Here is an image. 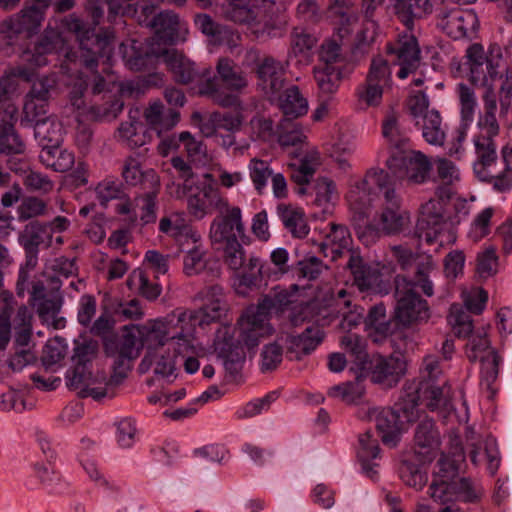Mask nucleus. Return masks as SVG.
I'll return each instance as SVG.
<instances>
[{
	"label": "nucleus",
	"mask_w": 512,
	"mask_h": 512,
	"mask_svg": "<svg viewBox=\"0 0 512 512\" xmlns=\"http://www.w3.org/2000/svg\"><path fill=\"white\" fill-rule=\"evenodd\" d=\"M313 73L321 93L331 95L338 90L342 77L339 68L334 65L315 66Z\"/></svg>",
	"instance_id": "50"
},
{
	"label": "nucleus",
	"mask_w": 512,
	"mask_h": 512,
	"mask_svg": "<svg viewBox=\"0 0 512 512\" xmlns=\"http://www.w3.org/2000/svg\"><path fill=\"white\" fill-rule=\"evenodd\" d=\"M443 202L439 198L431 199L421 206L417 221V235L427 244L437 242L442 233L450 227V223L444 216Z\"/></svg>",
	"instance_id": "15"
},
{
	"label": "nucleus",
	"mask_w": 512,
	"mask_h": 512,
	"mask_svg": "<svg viewBox=\"0 0 512 512\" xmlns=\"http://www.w3.org/2000/svg\"><path fill=\"white\" fill-rule=\"evenodd\" d=\"M16 121L17 109L13 105H8L2 111V154H24L25 143L15 130L14 124Z\"/></svg>",
	"instance_id": "28"
},
{
	"label": "nucleus",
	"mask_w": 512,
	"mask_h": 512,
	"mask_svg": "<svg viewBox=\"0 0 512 512\" xmlns=\"http://www.w3.org/2000/svg\"><path fill=\"white\" fill-rule=\"evenodd\" d=\"M277 214L293 237L303 238L309 233L305 213L301 208L282 203L277 206Z\"/></svg>",
	"instance_id": "39"
},
{
	"label": "nucleus",
	"mask_w": 512,
	"mask_h": 512,
	"mask_svg": "<svg viewBox=\"0 0 512 512\" xmlns=\"http://www.w3.org/2000/svg\"><path fill=\"white\" fill-rule=\"evenodd\" d=\"M19 243L23 248L39 250L41 246L46 248L52 244V235L49 225L38 220L30 221L19 234Z\"/></svg>",
	"instance_id": "35"
},
{
	"label": "nucleus",
	"mask_w": 512,
	"mask_h": 512,
	"mask_svg": "<svg viewBox=\"0 0 512 512\" xmlns=\"http://www.w3.org/2000/svg\"><path fill=\"white\" fill-rule=\"evenodd\" d=\"M164 106L160 101L150 104L144 111V118L152 130L161 136L163 130L171 129L179 120V113L169 110V117L163 113Z\"/></svg>",
	"instance_id": "44"
},
{
	"label": "nucleus",
	"mask_w": 512,
	"mask_h": 512,
	"mask_svg": "<svg viewBox=\"0 0 512 512\" xmlns=\"http://www.w3.org/2000/svg\"><path fill=\"white\" fill-rule=\"evenodd\" d=\"M45 17L41 12H36L33 7H24L17 14L11 16L2 26L13 34H23L30 38L37 34L42 26Z\"/></svg>",
	"instance_id": "27"
},
{
	"label": "nucleus",
	"mask_w": 512,
	"mask_h": 512,
	"mask_svg": "<svg viewBox=\"0 0 512 512\" xmlns=\"http://www.w3.org/2000/svg\"><path fill=\"white\" fill-rule=\"evenodd\" d=\"M366 80L386 89L390 88L392 84V71L389 62L382 56L373 57Z\"/></svg>",
	"instance_id": "56"
},
{
	"label": "nucleus",
	"mask_w": 512,
	"mask_h": 512,
	"mask_svg": "<svg viewBox=\"0 0 512 512\" xmlns=\"http://www.w3.org/2000/svg\"><path fill=\"white\" fill-rule=\"evenodd\" d=\"M412 398H405L403 393L392 408H369L367 416L374 420L381 440L386 445L395 446L399 434L406 429V425L416 420L413 412Z\"/></svg>",
	"instance_id": "7"
},
{
	"label": "nucleus",
	"mask_w": 512,
	"mask_h": 512,
	"mask_svg": "<svg viewBox=\"0 0 512 512\" xmlns=\"http://www.w3.org/2000/svg\"><path fill=\"white\" fill-rule=\"evenodd\" d=\"M435 270L433 261L430 258L421 260L415 263L414 276L407 279L405 276L397 275L395 280H400L403 283L412 287V291L416 288L421 289L423 294L427 297L434 295V285L430 278L431 273Z\"/></svg>",
	"instance_id": "40"
},
{
	"label": "nucleus",
	"mask_w": 512,
	"mask_h": 512,
	"mask_svg": "<svg viewBox=\"0 0 512 512\" xmlns=\"http://www.w3.org/2000/svg\"><path fill=\"white\" fill-rule=\"evenodd\" d=\"M387 52L396 56V64L400 67L396 74L399 79L415 74L421 66V51L413 35L401 37L394 45L387 47Z\"/></svg>",
	"instance_id": "19"
},
{
	"label": "nucleus",
	"mask_w": 512,
	"mask_h": 512,
	"mask_svg": "<svg viewBox=\"0 0 512 512\" xmlns=\"http://www.w3.org/2000/svg\"><path fill=\"white\" fill-rule=\"evenodd\" d=\"M364 325L374 342L382 341L391 333V321L386 315V307L383 303L369 308L364 317Z\"/></svg>",
	"instance_id": "33"
},
{
	"label": "nucleus",
	"mask_w": 512,
	"mask_h": 512,
	"mask_svg": "<svg viewBox=\"0 0 512 512\" xmlns=\"http://www.w3.org/2000/svg\"><path fill=\"white\" fill-rule=\"evenodd\" d=\"M217 248L223 250L224 261L230 269L235 271L243 269L242 273L238 275L236 287L238 294L245 295L248 290L260 285L262 280L261 261L258 257L250 256L248 263L245 264L246 253L240 240L219 245Z\"/></svg>",
	"instance_id": "9"
},
{
	"label": "nucleus",
	"mask_w": 512,
	"mask_h": 512,
	"mask_svg": "<svg viewBox=\"0 0 512 512\" xmlns=\"http://www.w3.org/2000/svg\"><path fill=\"white\" fill-rule=\"evenodd\" d=\"M163 60L172 73L173 79L179 84L201 83L211 74L209 68L199 69L193 61L175 49L166 50Z\"/></svg>",
	"instance_id": "18"
},
{
	"label": "nucleus",
	"mask_w": 512,
	"mask_h": 512,
	"mask_svg": "<svg viewBox=\"0 0 512 512\" xmlns=\"http://www.w3.org/2000/svg\"><path fill=\"white\" fill-rule=\"evenodd\" d=\"M473 142L476 155V160L473 164L474 172L479 180L493 184L494 178L503 173L497 156V146L494 142V137L479 133L474 137Z\"/></svg>",
	"instance_id": "14"
},
{
	"label": "nucleus",
	"mask_w": 512,
	"mask_h": 512,
	"mask_svg": "<svg viewBox=\"0 0 512 512\" xmlns=\"http://www.w3.org/2000/svg\"><path fill=\"white\" fill-rule=\"evenodd\" d=\"M229 15L232 21L249 25L254 33L270 34L273 30V26L265 20V16L259 14L257 9L236 5L232 7Z\"/></svg>",
	"instance_id": "42"
},
{
	"label": "nucleus",
	"mask_w": 512,
	"mask_h": 512,
	"mask_svg": "<svg viewBox=\"0 0 512 512\" xmlns=\"http://www.w3.org/2000/svg\"><path fill=\"white\" fill-rule=\"evenodd\" d=\"M127 285L136 287L139 294L147 300H155L161 294L162 288L158 283L151 282L147 273L143 270H134L127 279Z\"/></svg>",
	"instance_id": "54"
},
{
	"label": "nucleus",
	"mask_w": 512,
	"mask_h": 512,
	"mask_svg": "<svg viewBox=\"0 0 512 512\" xmlns=\"http://www.w3.org/2000/svg\"><path fill=\"white\" fill-rule=\"evenodd\" d=\"M439 25L453 39L473 35L478 27V16L472 9H453L439 15Z\"/></svg>",
	"instance_id": "22"
},
{
	"label": "nucleus",
	"mask_w": 512,
	"mask_h": 512,
	"mask_svg": "<svg viewBox=\"0 0 512 512\" xmlns=\"http://www.w3.org/2000/svg\"><path fill=\"white\" fill-rule=\"evenodd\" d=\"M464 461V454L460 451L452 455L441 454L437 460L433 478L445 480V481H458L460 466Z\"/></svg>",
	"instance_id": "47"
},
{
	"label": "nucleus",
	"mask_w": 512,
	"mask_h": 512,
	"mask_svg": "<svg viewBox=\"0 0 512 512\" xmlns=\"http://www.w3.org/2000/svg\"><path fill=\"white\" fill-rule=\"evenodd\" d=\"M147 25L155 30V33L161 40L169 43H173L178 39L181 29V21L178 14L170 10L160 12Z\"/></svg>",
	"instance_id": "38"
},
{
	"label": "nucleus",
	"mask_w": 512,
	"mask_h": 512,
	"mask_svg": "<svg viewBox=\"0 0 512 512\" xmlns=\"http://www.w3.org/2000/svg\"><path fill=\"white\" fill-rule=\"evenodd\" d=\"M200 92L209 96L214 103L224 108L238 107L241 104L237 95L220 91L215 80L210 77L206 79Z\"/></svg>",
	"instance_id": "60"
},
{
	"label": "nucleus",
	"mask_w": 512,
	"mask_h": 512,
	"mask_svg": "<svg viewBox=\"0 0 512 512\" xmlns=\"http://www.w3.org/2000/svg\"><path fill=\"white\" fill-rule=\"evenodd\" d=\"M121 176L129 186H140L142 190L160 185V179L154 169L143 170L138 158L129 155L123 161Z\"/></svg>",
	"instance_id": "25"
},
{
	"label": "nucleus",
	"mask_w": 512,
	"mask_h": 512,
	"mask_svg": "<svg viewBox=\"0 0 512 512\" xmlns=\"http://www.w3.org/2000/svg\"><path fill=\"white\" fill-rule=\"evenodd\" d=\"M364 370L370 373L372 382L392 387L404 375L405 361L396 356L374 354Z\"/></svg>",
	"instance_id": "21"
},
{
	"label": "nucleus",
	"mask_w": 512,
	"mask_h": 512,
	"mask_svg": "<svg viewBox=\"0 0 512 512\" xmlns=\"http://www.w3.org/2000/svg\"><path fill=\"white\" fill-rule=\"evenodd\" d=\"M457 93L461 105V119L466 127L474 119L477 101L474 90L467 84L460 83L457 86Z\"/></svg>",
	"instance_id": "61"
},
{
	"label": "nucleus",
	"mask_w": 512,
	"mask_h": 512,
	"mask_svg": "<svg viewBox=\"0 0 512 512\" xmlns=\"http://www.w3.org/2000/svg\"><path fill=\"white\" fill-rule=\"evenodd\" d=\"M428 494L433 501L446 507L458 499L475 502L482 496L483 489L479 483L469 478H460L458 481L432 478ZM451 506L456 508L453 504Z\"/></svg>",
	"instance_id": "11"
},
{
	"label": "nucleus",
	"mask_w": 512,
	"mask_h": 512,
	"mask_svg": "<svg viewBox=\"0 0 512 512\" xmlns=\"http://www.w3.org/2000/svg\"><path fill=\"white\" fill-rule=\"evenodd\" d=\"M319 159V153L312 152L305 154L297 165L291 164L290 167L295 168L291 172V180L300 186L308 184L320 164Z\"/></svg>",
	"instance_id": "51"
},
{
	"label": "nucleus",
	"mask_w": 512,
	"mask_h": 512,
	"mask_svg": "<svg viewBox=\"0 0 512 512\" xmlns=\"http://www.w3.org/2000/svg\"><path fill=\"white\" fill-rule=\"evenodd\" d=\"M394 320L404 327L427 322L430 318V307L412 287L400 280H395Z\"/></svg>",
	"instance_id": "10"
},
{
	"label": "nucleus",
	"mask_w": 512,
	"mask_h": 512,
	"mask_svg": "<svg viewBox=\"0 0 512 512\" xmlns=\"http://www.w3.org/2000/svg\"><path fill=\"white\" fill-rule=\"evenodd\" d=\"M359 450L357 453L363 473L372 481L379 479L378 464L373 462L378 458L380 448L378 440L373 438L371 431H366L359 436Z\"/></svg>",
	"instance_id": "30"
},
{
	"label": "nucleus",
	"mask_w": 512,
	"mask_h": 512,
	"mask_svg": "<svg viewBox=\"0 0 512 512\" xmlns=\"http://www.w3.org/2000/svg\"><path fill=\"white\" fill-rule=\"evenodd\" d=\"M365 389L362 381H348L335 385L328 390V396L339 399L346 404H356L364 396Z\"/></svg>",
	"instance_id": "52"
},
{
	"label": "nucleus",
	"mask_w": 512,
	"mask_h": 512,
	"mask_svg": "<svg viewBox=\"0 0 512 512\" xmlns=\"http://www.w3.org/2000/svg\"><path fill=\"white\" fill-rule=\"evenodd\" d=\"M382 135L387 148L378 152V158L384 157L386 167L394 174L405 177L408 182L422 184L429 179L432 164L420 151L409 152V138L401 130L398 114L389 110L382 121Z\"/></svg>",
	"instance_id": "3"
},
{
	"label": "nucleus",
	"mask_w": 512,
	"mask_h": 512,
	"mask_svg": "<svg viewBox=\"0 0 512 512\" xmlns=\"http://www.w3.org/2000/svg\"><path fill=\"white\" fill-rule=\"evenodd\" d=\"M34 136L42 148L46 144H59L62 136V126L54 117H44L34 124Z\"/></svg>",
	"instance_id": "49"
},
{
	"label": "nucleus",
	"mask_w": 512,
	"mask_h": 512,
	"mask_svg": "<svg viewBox=\"0 0 512 512\" xmlns=\"http://www.w3.org/2000/svg\"><path fill=\"white\" fill-rule=\"evenodd\" d=\"M195 26L216 44L235 45L239 39L237 33L226 25L215 22L208 14H197L194 18Z\"/></svg>",
	"instance_id": "31"
},
{
	"label": "nucleus",
	"mask_w": 512,
	"mask_h": 512,
	"mask_svg": "<svg viewBox=\"0 0 512 512\" xmlns=\"http://www.w3.org/2000/svg\"><path fill=\"white\" fill-rule=\"evenodd\" d=\"M70 29L80 34L84 29V24L81 20L75 19L70 24ZM79 36L78 50L67 52L66 57L69 61L78 62L87 70L95 73L92 91L94 94H100L105 90L106 82L105 79L97 73L96 68L100 59L106 58L108 60L110 58L111 49L108 40L99 35L92 34L89 36L88 31Z\"/></svg>",
	"instance_id": "6"
},
{
	"label": "nucleus",
	"mask_w": 512,
	"mask_h": 512,
	"mask_svg": "<svg viewBox=\"0 0 512 512\" xmlns=\"http://www.w3.org/2000/svg\"><path fill=\"white\" fill-rule=\"evenodd\" d=\"M138 113V110H135V115H132L130 111L129 120L122 122L117 129L118 141L130 149L141 147L147 142L146 131L138 119Z\"/></svg>",
	"instance_id": "37"
},
{
	"label": "nucleus",
	"mask_w": 512,
	"mask_h": 512,
	"mask_svg": "<svg viewBox=\"0 0 512 512\" xmlns=\"http://www.w3.org/2000/svg\"><path fill=\"white\" fill-rule=\"evenodd\" d=\"M483 107L484 113L478 122L480 133L495 137L499 134V124L496 118L497 96L490 88H487L483 95Z\"/></svg>",
	"instance_id": "45"
},
{
	"label": "nucleus",
	"mask_w": 512,
	"mask_h": 512,
	"mask_svg": "<svg viewBox=\"0 0 512 512\" xmlns=\"http://www.w3.org/2000/svg\"><path fill=\"white\" fill-rule=\"evenodd\" d=\"M383 197L382 212L379 218L381 231L385 235H395L403 231L409 222V214L401 209V198L387 171L381 168L369 169L365 176L351 187L348 198L360 209L372 206L374 200Z\"/></svg>",
	"instance_id": "1"
},
{
	"label": "nucleus",
	"mask_w": 512,
	"mask_h": 512,
	"mask_svg": "<svg viewBox=\"0 0 512 512\" xmlns=\"http://www.w3.org/2000/svg\"><path fill=\"white\" fill-rule=\"evenodd\" d=\"M13 295L8 290H2V350L13 339V354L7 359L8 368L19 372L25 366L36 360L30 348L32 338V314L24 304L13 312Z\"/></svg>",
	"instance_id": "5"
},
{
	"label": "nucleus",
	"mask_w": 512,
	"mask_h": 512,
	"mask_svg": "<svg viewBox=\"0 0 512 512\" xmlns=\"http://www.w3.org/2000/svg\"><path fill=\"white\" fill-rule=\"evenodd\" d=\"M347 267L351 270L354 284L362 292L371 290L378 281V273L363 262V259L355 254L348 258Z\"/></svg>",
	"instance_id": "41"
},
{
	"label": "nucleus",
	"mask_w": 512,
	"mask_h": 512,
	"mask_svg": "<svg viewBox=\"0 0 512 512\" xmlns=\"http://www.w3.org/2000/svg\"><path fill=\"white\" fill-rule=\"evenodd\" d=\"M203 181L196 184H182L178 186L177 195L187 197V209L191 216L197 220L203 219L213 211L227 207L228 199L223 196L219 188L213 183V175L206 173Z\"/></svg>",
	"instance_id": "8"
},
{
	"label": "nucleus",
	"mask_w": 512,
	"mask_h": 512,
	"mask_svg": "<svg viewBox=\"0 0 512 512\" xmlns=\"http://www.w3.org/2000/svg\"><path fill=\"white\" fill-rule=\"evenodd\" d=\"M64 298L62 293H48L47 296L32 303L36 308V313L40 320L49 323L50 319L58 315L62 306Z\"/></svg>",
	"instance_id": "57"
},
{
	"label": "nucleus",
	"mask_w": 512,
	"mask_h": 512,
	"mask_svg": "<svg viewBox=\"0 0 512 512\" xmlns=\"http://www.w3.org/2000/svg\"><path fill=\"white\" fill-rule=\"evenodd\" d=\"M217 73L224 86L232 91L240 92L247 87V79L242 70L229 58L218 60Z\"/></svg>",
	"instance_id": "43"
},
{
	"label": "nucleus",
	"mask_w": 512,
	"mask_h": 512,
	"mask_svg": "<svg viewBox=\"0 0 512 512\" xmlns=\"http://www.w3.org/2000/svg\"><path fill=\"white\" fill-rule=\"evenodd\" d=\"M340 344L354 358L356 365L360 369L366 368L370 357L367 352V340L364 337L349 332L341 337Z\"/></svg>",
	"instance_id": "48"
},
{
	"label": "nucleus",
	"mask_w": 512,
	"mask_h": 512,
	"mask_svg": "<svg viewBox=\"0 0 512 512\" xmlns=\"http://www.w3.org/2000/svg\"><path fill=\"white\" fill-rule=\"evenodd\" d=\"M209 237L213 245L219 246L245 238V228L242 221V211L238 206H230L218 211L212 220Z\"/></svg>",
	"instance_id": "12"
},
{
	"label": "nucleus",
	"mask_w": 512,
	"mask_h": 512,
	"mask_svg": "<svg viewBox=\"0 0 512 512\" xmlns=\"http://www.w3.org/2000/svg\"><path fill=\"white\" fill-rule=\"evenodd\" d=\"M202 304L197 310L183 311L177 316V325H180L179 333L161 332L152 330L148 338L158 340L159 345L163 346L167 341L176 344L175 351L178 354L188 353L193 348L192 336L196 326L201 328L217 322L228 311V304L224 290L220 285H211L204 287L197 294Z\"/></svg>",
	"instance_id": "4"
},
{
	"label": "nucleus",
	"mask_w": 512,
	"mask_h": 512,
	"mask_svg": "<svg viewBox=\"0 0 512 512\" xmlns=\"http://www.w3.org/2000/svg\"><path fill=\"white\" fill-rule=\"evenodd\" d=\"M405 398H412L413 412H416V418H419V402L431 411L443 408L449 409L450 400L445 394L444 387L436 385L433 381H421L418 384L407 385L403 390Z\"/></svg>",
	"instance_id": "16"
},
{
	"label": "nucleus",
	"mask_w": 512,
	"mask_h": 512,
	"mask_svg": "<svg viewBox=\"0 0 512 512\" xmlns=\"http://www.w3.org/2000/svg\"><path fill=\"white\" fill-rule=\"evenodd\" d=\"M330 231L322 242L319 243V251L332 261L343 257H351L355 252L351 249L352 238L348 228L342 224L329 223Z\"/></svg>",
	"instance_id": "23"
},
{
	"label": "nucleus",
	"mask_w": 512,
	"mask_h": 512,
	"mask_svg": "<svg viewBox=\"0 0 512 512\" xmlns=\"http://www.w3.org/2000/svg\"><path fill=\"white\" fill-rule=\"evenodd\" d=\"M489 351L495 350L491 348L490 340L487 338L486 332H478L472 335L465 349L466 356L472 363L488 359Z\"/></svg>",
	"instance_id": "59"
},
{
	"label": "nucleus",
	"mask_w": 512,
	"mask_h": 512,
	"mask_svg": "<svg viewBox=\"0 0 512 512\" xmlns=\"http://www.w3.org/2000/svg\"><path fill=\"white\" fill-rule=\"evenodd\" d=\"M323 332L314 325L307 326L303 332L296 334L294 331L283 332L278 336V341L286 349V357L289 360H300L303 355H308L322 342Z\"/></svg>",
	"instance_id": "17"
},
{
	"label": "nucleus",
	"mask_w": 512,
	"mask_h": 512,
	"mask_svg": "<svg viewBox=\"0 0 512 512\" xmlns=\"http://www.w3.org/2000/svg\"><path fill=\"white\" fill-rule=\"evenodd\" d=\"M423 138L432 145H443L445 132L442 127V118L440 113L431 109L426 111L424 117L420 119V125Z\"/></svg>",
	"instance_id": "46"
},
{
	"label": "nucleus",
	"mask_w": 512,
	"mask_h": 512,
	"mask_svg": "<svg viewBox=\"0 0 512 512\" xmlns=\"http://www.w3.org/2000/svg\"><path fill=\"white\" fill-rule=\"evenodd\" d=\"M39 160L45 167L60 173L70 170L75 163L74 154L59 144H46L39 154Z\"/></svg>",
	"instance_id": "36"
},
{
	"label": "nucleus",
	"mask_w": 512,
	"mask_h": 512,
	"mask_svg": "<svg viewBox=\"0 0 512 512\" xmlns=\"http://www.w3.org/2000/svg\"><path fill=\"white\" fill-rule=\"evenodd\" d=\"M285 74V66L281 61L265 56L257 64V86L272 100L283 89L286 81Z\"/></svg>",
	"instance_id": "20"
},
{
	"label": "nucleus",
	"mask_w": 512,
	"mask_h": 512,
	"mask_svg": "<svg viewBox=\"0 0 512 512\" xmlns=\"http://www.w3.org/2000/svg\"><path fill=\"white\" fill-rule=\"evenodd\" d=\"M277 135L281 146H296L306 138L299 125L288 119L281 120Z\"/></svg>",
	"instance_id": "62"
},
{
	"label": "nucleus",
	"mask_w": 512,
	"mask_h": 512,
	"mask_svg": "<svg viewBox=\"0 0 512 512\" xmlns=\"http://www.w3.org/2000/svg\"><path fill=\"white\" fill-rule=\"evenodd\" d=\"M466 58L470 70V80L473 84L486 86L489 80L497 77L499 61L501 59L499 47H493L491 56L488 57L483 46L474 43L467 48Z\"/></svg>",
	"instance_id": "13"
},
{
	"label": "nucleus",
	"mask_w": 512,
	"mask_h": 512,
	"mask_svg": "<svg viewBox=\"0 0 512 512\" xmlns=\"http://www.w3.org/2000/svg\"><path fill=\"white\" fill-rule=\"evenodd\" d=\"M325 265L314 255H307L293 267V273L298 279L315 280L322 273Z\"/></svg>",
	"instance_id": "63"
},
{
	"label": "nucleus",
	"mask_w": 512,
	"mask_h": 512,
	"mask_svg": "<svg viewBox=\"0 0 512 512\" xmlns=\"http://www.w3.org/2000/svg\"><path fill=\"white\" fill-rule=\"evenodd\" d=\"M501 170L497 178H494L493 188L499 192H506L512 186V141L501 148Z\"/></svg>",
	"instance_id": "55"
},
{
	"label": "nucleus",
	"mask_w": 512,
	"mask_h": 512,
	"mask_svg": "<svg viewBox=\"0 0 512 512\" xmlns=\"http://www.w3.org/2000/svg\"><path fill=\"white\" fill-rule=\"evenodd\" d=\"M414 432L415 453L421 456L422 461H430L440 444L439 432L435 422L427 415L421 416Z\"/></svg>",
	"instance_id": "24"
},
{
	"label": "nucleus",
	"mask_w": 512,
	"mask_h": 512,
	"mask_svg": "<svg viewBox=\"0 0 512 512\" xmlns=\"http://www.w3.org/2000/svg\"><path fill=\"white\" fill-rule=\"evenodd\" d=\"M435 164L434 181L440 183L436 188V196L441 201H449L456 193L455 183L459 181V171L455 164L446 158L437 159Z\"/></svg>",
	"instance_id": "29"
},
{
	"label": "nucleus",
	"mask_w": 512,
	"mask_h": 512,
	"mask_svg": "<svg viewBox=\"0 0 512 512\" xmlns=\"http://www.w3.org/2000/svg\"><path fill=\"white\" fill-rule=\"evenodd\" d=\"M329 12L338 18L341 30L348 32V27L357 21V12L350 0H329Z\"/></svg>",
	"instance_id": "58"
},
{
	"label": "nucleus",
	"mask_w": 512,
	"mask_h": 512,
	"mask_svg": "<svg viewBox=\"0 0 512 512\" xmlns=\"http://www.w3.org/2000/svg\"><path fill=\"white\" fill-rule=\"evenodd\" d=\"M394 14L409 31H413L416 22L433 12L430 0H394Z\"/></svg>",
	"instance_id": "26"
},
{
	"label": "nucleus",
	"mask_w": 512,
	"mask_h": 512,
	"mask_svg": "<svg viewBox=\"0 0 512 512\" xmlns=\"http://www.w3.org/2000/svg\"><path fill=\"white\" fill-rule=\"evenodd\" d=\"M469 458L474 465H478L482 458H485L488 462V470L491 474H494L500 464L499 452L496 448L494 439H487L484 448L480 445L473 444L469 451Z\"/></svg>",
	"instance_id": "53"
},
{
	"label": "nucleus",
	"mask_w": 512,
	"mask_h": 512,
	"mask_svg": "<svg viewBox=\"0 0 512 512\" xmlns=\"http://www.w3.org/2000/svg\"><path fill=\"white\" fill-rule=\"evenodd\" d=\"M64 44V38L57 29L46 28L34 45L31 61L37 66L46 65L45 56L63 49Z\"/></svg>",
	"instance_id": "34"
},
{
	"label": "nucleus",
	"mask_w": 512,
	"mask_h": 512,
	"mask_svg": "<svg viewBox=\"0 0 512 512\" xmlns=\"http://www.w3.org/2000/svg\"><path fill=\"white\" fill-rule=\"evenodd\" d=\"M291 304L286 293L263 297L256 306H249L239 317L237 321L238 339L234 337L236 328L231 325H223L217 330L214 340L215 350L218 353H225L241 343L248 348L257 346L261 338L272 333L269 315L273 312H284Z\"/></svg>",
	"instance_id": "2"
},
{
	"label": "nucleus",
	"mask_w": 512,
	"mask_h": 512,
	"mask_svg": "<svg viewBox=\"0 0 512 512\" xmlns=\"http://www.w3.org/2000/svg\"><path fill=\"white\" fill-rule=\"evenodd\" d=\"M279 108L283 113V119L294 120L308 112V101L296 85L286 88L282 94L276 96Z\"/></svg>",
	"instance_id": "32"
},
{
	"label": "nucleus",
	"mask_w": 512,
	"mask_h": 512,
	"mask_svg": "<svg viewBox=\"0 0 512 512\" xmlns=\"http://www.w3.org/2000/svg\"><path fill=\"white\" fill-rule=\"evenodd\" d=\"M476 272L482 279L490 278L498 272V256L494 247L490 246L477 254Z\"/></svg>",
	"instance_id": "64"
}]
</instances>
